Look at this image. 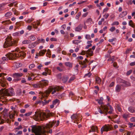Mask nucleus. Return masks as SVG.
Returning <instances> with one entry per match:
<instances>
[{"label": "nucleus", "mask_w": 135, "mask_h": 135, "mask_svg": "<svg viewBox=\"0 0 135 135\" xmlns=\"http://www.w3.org/2000/svg\"><path fill=\"white\" fill-rule=\"evenodd\" d=\"M32 131L34 133L35 135H46L45 133V131H42V128L40 126L35 125L31 126Z\"/></svg>", "instance_id": "nucleus-1"}, {"label": "nucleus", "mask_w": 135, "mask_h": 135, "mask_svg": "<svg viewBox=\"0 0 135 135\" xmlns=\"http://www.w3.org/2000/svg\"><path fill=\"white\" fill-rule=\"evenodd\" d=\"M13 54L12 52L9 53L6 55V57H3L1 60V64H3L5 63V61H7L8 59L9 60H14L15 59L16 55L15 53Z\"/></svg>", "instance_id": "nucleus-2"}, {"label": "nucleus", "mask_w": 135, "mask_h": 135, "mask_svg": "<svg viewBox=\"0 0 135 135\" xmlns=\"http://www.w3.org/2000/svg\"><path fill=\"white\" fill-rule=\"evenodd\" d=\"M16 43V41L12 40L10 37H8L6 39V41L4 43L3 46L5 48L8 47L12 45H15Z\"/></svg>", "instance_id": "nucleus-3"}, {"label": "nucleus", "mask_w": 135, "mask_h": 135, "mask_svg": "<svg viewBox=\"0 0 135 135\" xmlns=\"http://www.w3.org/2000/svg\"><path fill=\"white\" fill-rule=\"evenodd\" d=\"M63 87L62 86L60 87L59 86L56 85L55 86H53L52 87L49 88L48 90H47L46 91L45 93L46 94H49L51 91L54 90L51 93L52 94H53L56 91H59L60 90L63 89Z\"/></svg>", "instance_id": "nucleus-4"}, {"label": "nucleus", "mask_w": 135, "mask_h": 135, "mask_svg": "<svg viewBox=\"0 0 135 135\" xmlns=\"http://www.w3.org/2000/svg\"><path fill=\"white\" fill-rule=\"evenodd\" d=\"M2 93L4 96H12L15 95L13 89L12 88H9L5 90L4 89H2Z\"/></svg>", "instance_id": "nucleus-5"}, {"label": "nucleus", "mask_w": 135, "mask_h": 135, "mask_svg": "<svg viewBox=\"0 0 135 135\" xmlns=\"http://www.w3.org/2000/svg\"><path fill=\"white\" fill-rule=\"evenodd\" d=\"M51 115V113L46 114L45 113L41 114L38 113L34 115L36 118L38 119L40 118L41 119H47Z\"/></svg>", "instance_id": "nucleus-6"}, {"label": "nucleus", "mask_w": 135, "mask_h": 135, "mask_svg": "<svg viewBox=\"0 0 135 135\" xmlns=\"http://www.w3.org/2000/svg\"><path fill=\"white\" fill-rule=\"evenodd\" d=\"M109 103L107 104V106H101V109L100 108H98V111L101 114H105V115L107 114V112L108 110V107H109L108 106Z\"/></svg>", "instance_id": "nucleus-7"}, {"label": "nucleus", "mask_w": 135, "mask_h": 135, "mask_svg": "<svg viewBox=\"0 0 135 135\" xmlns=\"http://www.w3.org/2000/svg\"><path fill=\"white\" fill-rule=\"evenodd\" d=\"M112 128V126L109 124H105L102 126L100 129L102 134H103V132H108L111 130Z\"/></svg>", "instance_id": "nucleus-8"}, {"label": "nucleus", "mask_w": 135, "mask_h": 135, "mask_svg": "<svg viewBox=\"0 0 135 135\" xmlns=\"http://www.w3.org/2000/svg\"><path fill=\"white\" fill-rule=\"evenodd\" d=\"M59 123L60 122L59 120H57V122L53 120L51 122H49V124H46V126L45 127H43V128L44 129L45 128L47 129L49 128L52 127V126L55 124L56 126H57L59 125Z\"/></svg>", "instance_id": "nucleus-9"}, {"label": "nucleus", "mask_w": 135, "mask_h": 135, "mask_svg": "<svg viewBox=\"0 0 135 135\" xmlns=\"http://www.w3.org/2000/svg\"><path fill=\"white\" fill-rule=\"evenodd\" d=\"M13 51V52H12V53H13V54H14L15 53V54L16 55V56L15 57V59L16 58V57L17 56H18L19 57H21L22 58H24L25 57L26 55V53L23 51H20L17 54L16 52L17 51V52H18V49H16L15 50V51Z\"/></svg>", "instance_id": "nucleus-10"}, {"label": "nucleus", "mask_w": 135, "mask_h": 135, "mask_svg": "<svg viewBox=\"0 0 135 135\" xmlns=\"http://www.w3.org/2000/svg\"><path fill=\"white\" fill-rule=\"evenodd\" d=\"M23 75L21 73H15L12 75V76L15 78H16L14 80L15 81H18L20 80V79H18L20 77L22 76Z\"/></svg>", "instance_id": "nucleus-11"}, {"label": "nucleus", "mask_w": 135, "mask_h": 135, "mask_svg": "<svg viewBox=\"0 0 135 135\" xmlns=\"http://www.w3.org/2000/svg\"><path fill=\"white\" fill-rule=\"evenodd\" d=\"M48 82L49 81L48 80L44 79L42 80L40 82L41 88L47 85Z\"/></svg>", "instance_id": "nucleus-12"}, {"label": "nucleus", "mask_w": 135, "mask_h": 135, "mask_svg": "<svg viewBox=\"0 0 135 135\" xmlns=\"http://www.w3.org/2000/svg\"><path fill=\"white\" fill-rule=\"evenodd\" d=\"M72 119L74 120L75 123H76L75 121H76L79 118L78 115L77 114H74L71 116Z\"/></svg>", "instance_id": "nucleus-13"}, {"label": "nucleus", "mask_w": 135, "mask_h": 135, "mask_svg": "<svg viewBox=\"0 0 135 135\" xmlns=\"http://www.w3.org/2000/svg\"><path fill=\"white\" fill-rule=\"evenodd\" d=\"M0 85L3 87L6 86V82L3 79H0Z\"/></svg>", "instance_id": "nucleus-14"}, {"label": "nucleus", "mask_w": 135, "mask_h": 135, "mask_svg": "<svg viewBox=\"0 0 135 135\" xmlns=\"http://www.w3.org/2000/svg\"><path fill=\"white\" fill-rule=\"evenodd\" d=\"M127 14V11H123L119 15V16L121 18H122L126 16Z\"/></svg>", "instance_id": "nucleus-15"}, {"label": "nucleus", "mask_w": 135, "mask_h": 135, "mask_svg": "<svg viewBox=\"0 0 135 135\" xmlns=\"http://www.w3.org/2000/svg\"><path fill=\"white\" fill-rule=\"evenodd\" d=\"M87 54H88L90 56H92L93 55V51L91 49H90L86 51Z\"/></svg>", "instance_id": "nucleus-16"}, {"label": "nucleus", "mask_w": 135, "mask_h": 135, "mask_svg": "<svg viewBox=\"0 0 135 135\" xmlns=\"http://www.w3.org/2000/svg\"><path fill=\"white\" fill-rule=\"evenodd\" d=\"M128 109V111L131 113H133L135 112V108H134L133 107H129Z\"/></svg>", "instance_id": "nucleus-17"}, {"label": "nucleus", "mask_w": 135, "mask_h": 135, "mask_svg": "<svg viewBox=\"0 0 135 135\" xmlns=\"http://www.w3.org/2000/svg\"><path fill=\"white\" fill-rule=\"evenodd\" d=\"M36 37L35 36L33 35H31L30 36H29L28 37V39H29V40L32 41H34L36 40Z\"/></svg>", "instance_id": "nucleus-18"}, {"label": "nucleus", "mask_w": 135, "mask_h": 135, "mask_svg": "<svg viewBox=\"0 0 135 135\" xmlns=\"http://www.w3.org/2000/svg\"><path fill=\"white\" fill-rule=\"evenodd\" d=\"M97 126H92L91 127V130H89V132L90 133L91 132H94L97 130Z\"/></svg>", "instance_id": "nucleus-19"}, {"label": "nucleus", "mask_w": 135, "mask_h": 135, "mask_svg": "<svg viewBox=\"0 0 135 135\" xmlns=\"http://www.w3.org/2000/svg\"><path fill=\"white\" fill-rule=\"evenodd\" d=\"M46 51V50H41L38 53V55L39 56H41L45 54V52Z\"/></svg>", "instance_id": "nucleus-20"}, {"label": "nucleus", "mask_w": 135, "mask_h": 135, "mask_svg": "<svg viewBox=\"0 0 135 135\" xmlns=\"http://www.w3.org/2000/svg\"><path fill=\"white\" fill-rule=\"evenodd\" d=\"M103 98L100 97L99 99H97L96 101L98 102V103L102 105L103 104Z\"/></svg>", "instance_id": "nucleus-21"}, {"label": "nucleus", "mask_w": 135, "mask_h": 135, "mask_svg": "<svg viewBox=\"0 0 135 135\" xmlns=\"http://www.w3.org/2000/svg\"><path fill=\"white\" fill-rule=\"evenodd\" d=\"M31 42L30 40H25L22 42V44H28Z\"/></svg>", "instance_id": "nucleus-22"}, {"label": "nucleus", "mask_w": 135, "mask_h": 135, "mask_svg": "<svg viewBox=\"0 0 135 135\" xmlns=\"http://www.w3.org/2000/svg\"><path fill=\"white\" fill-rule=\"evenodd\" d=\"M121 89V86L120 85H117L115 88V90L117 92H119Z\"/></svg>", "instance_id": "nucleus-23"}, {"label": "nucleus", "mask_w": 135, "mask_h": 135, "mask_svg": "<svg viewBox=\"0 0 135 135\" xmlns=\"http://www.w3.org/2000/svg\"><path fill=\"white\" fill-rule=\"evenodd\" d=\"M129 25L131 26L132 27L134 28V24L133 23V22L132 20H130L129 21V22L128 23Z\"/></svg>", "instance_id": "nucleus-24"}, {"label": "nucleus", "mask_w": 135, "mask_h": 135, "mask_svg": "<svg viewBox=\"0 0 135 135\" xmlns=\"http://www.w3.org/2000/svg\"><path fill=\"white\" fill-rule=\"evenodd\" d=\"M32 86L33 87L35 88H41L40 83L33 84Z\"/></svg>", "instance_id": "nucleus-25"}, {"label": "nucleus", "mask_w": 135, "mask_h": 135, "mask_svg": "<svg viewBox=\"0 0 135 135\" xmlns=\"http://www.w3.org/2000/svg\"><path fill=\"white\" fill-rule=\"evenodd\" d=\"M82 28V27L81 25H79L76 27L75 29V31H80Z\"/></svg>", "instance_id": "nucleus-26"}, {"label": "nucleus", "mask_w": 135, "mask_h": 135, "mask_svg": "<svg viewBox=\"0 0 135 135\" xmlns=\"http://www.w3.org/2000/svg\"><path fill=\"white\" fill-rule=\"evenodd\" d=\"M69 78L67 76H64L62 78V81L64 83H66L67 81Z\"/></svg>", "instance_id": "nucleus-27"}, {"label": "nucleus", "mask_w": 135, "mask_h": 135, "mask_svg": "<svg viewBox=\"0 0 135 135\" xmlns=\"http://www.w3.org/2000/svg\"><path fill=\"white\" fill-rule=\"evenodd\" d=\"M60 103V100L57 99H56L52 101V104L54 105H55L57 103H58L59 104Z\"/></svg>", "instance_id": "nucleus-28"}, {"label": "nucleus", "mask_w": 135, "mask_h": 135, "mask_svg": "<svg viewBox=\"0 0 135 135\" xmlns=\"http://www.w3.org/2000/svg\"><path fill=\"white\" fill-rule=\"evenodd\" d=\"M65 65L67 66L70 67H72V64L69 62H66L65 63Z\"/></svg>", "instance_id": "nucleus-29"}, {"label": "nucleus", "mask_w": 135, "mask_h": 135, "mask_svg": "<svg viewBox=\"0 0 135 135\" xmlns=\"http://www.w3.org/2000/svg\"><path fill=\"white\" fill-rule=\"evenodd\" d=\"M129 114H123L122 116L123 118L125 119H126L127 118H129Z\"/></svg>", "instance_id": "nucleus-30"}, {"label": "nucleus", "mask_w": 135, "mask_h": 135, "mask_svg": "<svg viewBox=\"0 0 135 135\" xmlns=\"http://www.w3.org/2000/svg\"><path fill=\"white\" fill-rule=\"evenodd\" d=\"M37 40L35 41V42H33V44H35V45H37L39 44L40 42V39H38V38H37Z\"/></svg>", "instance_id": "nucleus-31"}, {"label": "nucleus", "mask_w": 135, "mask_h": 135, "mask_svg": "<svg viewBox=\"0 0 135 135\" xmlns=\"http://www.w3.org/2000/svg\"><path fill=\"white\" fill-rule=\"evenodd\" d=\"M37 40L35 41V42H33V44H35V45H37L39 44L40 42V39H38V38H37Z\"/></svg>", "instance_id": "nucleus-32"}, {"label": "nucleus", "mask_w": 135, "mask_h": 135, "mask_svg": "<svg viewBox=\"0 0 135 135\" xmlns=\"http://www.w3.org/2000/svg\"><path fill=\"white\" fill-rule=\"evenodd\" d=\"M95 80L96 83L98 84H99L101 83V80L99 77H97L96 78Z\"/></svg>", "instance_id": "nucleus-33"}, {"label": "nucleus", "mask_w": 135, "mask_h": 135, "mask_svg": "<svg viewBox=\"0 0 135 135\" xmlns=\"http://www.w3.org/2000/svg\"><path fill=\"white\" fill-rule=\"evenodd\" d=\"M123 85L126 86H130L131 84L128 82H124Z\"/></svg>", "instance_id": "nucleus-34"}, {"label": "nucleus", "mask_w": 135, "mask_h": 135, "mask_svg": "<svg viewBox=\"0 0 135 135\" xmlns=\"http://www.w3.org/2000/svg\"><path fill=\"white\" fill-rule=\"evenodd\" d=\"M12 13L11 12H8L6 13L5 15V16L6 17H8L9 16L11 15Z\"/></svg>", "instance_id": "nucleus-35"}, {"label": "nucleus", "mask_w": 135, "mask_h": 135, "mask_svg": "<svg viewBox=\"0 0 135 135\" xmlns=\"http://www.w3.org/2000/svg\"><path fill=\"white\" fill-rule=\"evenodd\" d=\"M10 22V20H7L4 21H3L2 22V23H4L5 24H9V23Z\"/></svg>", "instance_id": "nucleus-36"}, {"label": "nucleus", "mask_w": 135, "mask_h": 135, "mask_svg": "<svg viewBox=\"0 0 135 135\" xmlns=\"http://www.w3.org/2000/svg\"><path fill=\"white\" fill-rule=\"evenodd\" d=\"M51 101V100L49 99L47 101H46L45 100H44V102H42V104L43 105H46L47 103H49Z\"/></svg>", "instance_id": "nucleus-37"}, {"label": "nucleus", "mask_w": 135, "mask_h": 135, "mask_svg": "<svg viewBox=\"0 0 135 135\" xmlns=\"http://www.w3.org/2000/svg\"><path fill=\"white\" fill-rule=\"evenodd\" d=\"M85 38L87 40H90L91 39V37L90 35L89 34L86 35L85 36Z\"/></svg>", "instance_id": "nucleus-38"}, {"label": "nucleus", "mask_w": 135, "mask_h": 135, "mask_svg": "<svg viewBox=\"0 0 135 135\" xmlns=\"http://www.w3.org/2000/svg\"><path fill=\"white\" fill-rule=\"evenodd\" d=\"M81 41H79L78 40H75L73 41V44L76 45H78Z\"/></svg>", "instance_id": "nucleus-39"}, {"label": "nucleus", "mask_w": 135, "mask_h": 135, "mask_svg": "<svg viewBox=\"0 0 135 135\" xmlns=\"http://www.w3.org/2000/svg\"><path fill=\"white\" fill-rule=\"evenodd\" d=\"M119 22L118 21H116L113 22L112 23V24L111 25L113 26L114 25H119Z\"/></svg>", "instance_id": "nucleus-40"}, {"label": "nucleus", "mask_w": 135, "mask_h": 135, "mask_svg": "<svg viewBox=\"0 0 135 135\" xmlns=\"http://www.w3.org/2000/svg\"><path fill=\"white\" fill-rule=\"evenodd\" d=\"M75 79V77L74 76H73L71 77L69 80V82L70 83L72 81L74 80Z\"/></svg>", "instance_id": "nucleus-41"}, {"label": "nucleus", "mask_w": 135, "mask_h": 135, "mask_svg": "<svg viewBox=\"0 0 135 135\" xmlns=\"http://www.w3.org/2000/svg\"><path fill=\"white\" fill-rule=\"evenodd\" d=\"M32 113V112H29L25 114L24 115L26 117L29 116L31 115Z\"/></svg>", "instance_id": "nucleus-42"}, {"label": "nucleus", "mask_w": 135, "mask_h": 135, "mask_svg": "<svg viewBox=\"0 0 135 135\" xmlns=\"http://www.w3.org/2000/svg\"><path fill=\"white\" fill-rule=\"evenodd\" d=\"M33 20L32 18H30L28 19V20H25V21L27 23H30L32 22Z\"/></svg>", "instance_id": "nucleus-43"}, {"label": "nucleus", "mask_w": 135, "mask_h": 135, "mask_svg": "<svg viewBox=\"0 0 135 135\" xmlns=\"http://www.w3.org/2000/svg\"><path fill=\"white\" fill-rule=\"evenodd\" d=\"M81 15V13L80 12H79L76 16V18L77 19H78L79 16Z\"/></svg>", "instance_id": "nucleus-44"}, {"label": "nucleus", "mask_w": 135, "mask_h": 135, "mask_svg": "<svg viewBox=\"0 0 135 135\" xmlns=\"http://www.w3.org/2000/svg\"><path fill=\"white\" fill-rule=\"evenodd\" d=\"M92 21V19L91 18H89L86 21V22L88 23H91V22Z\"/></svg>", "instance_id": "nucleus-45"}, {"label": "nucleus", "mask_w": 135, "mask_h": 135, "mask_svg": "<svg viewBox=\"0 0 135 135\" xmlns=\"http://www.w3.org/2000/svg\"><path fill=\"white\" fill-rule=\"evenodd\" d=\"M17 93L19 95H21L22 93V91L20 89H18L17 91Z\"/></svg>", "instance_id": "nucleus-46"}, {"label": "nucleus", "mask_w": 135, "mask_h": 135, "mask_svg": "<svg viewBox=\"0 0 135 135\" xmlns=\"http://www.w3.org/2000/svg\"><path fill=\"white\" fill-rule=\"evenodd\" d=\"M91 73L90 72H89L88 73L86 74L84 76H88V77H89L91 76Z\"/></svg>", "instance_id": "nucleus-47"}, {"label": "nucleus", "mask_w": 135, "mask_h": 135, "mask_svg": "<svg viewBox=\"0 0 135 135\" xmlns=\"http://www.w3.org/2000/svg\"><path fill=\"white\" fill-rule=\"evenodd\" d=\"M13 35L15 36H18L20 35L19 32H16L13 33Z\"/></svg>", "instance_id": "nucleus-48"}, {"label": "nucleus", "mask_w": 135, "mask_h": 135, "mask_svg": "<svg viewBox=\"0 0 135 135\" xmlns=\"http://www.w3.org/2000/svg\"><path fill=\"white\" fill-rule=\"evenodd\" d=\"M11 109L13 110L14 112L15 113H16L17 112V110L16 109V108L15 107L12 106L11 107Z\"/></svg>", "instance_id": "nucleus-49"}, {"label": "nucleus", "mask_w": 135, "mask_h": 135, "mask_svg": "<svg viewBox=\"0 0 135 135\" xmlns=\"http://www.w3.org/2000/svg\"><path fill=\"white\" fill-rule=\"evenodd\" d=\"M132 69H131L129 70L128 71H127L126 73L127 75H129L132 73Z\"/></svg>", "instance_id": "nucleus-50"}, {"label": "nucleus", "mask_w": 135, "mask_h": 135, "mask_svg": "<svg viewBox=\"0 0 135 135\" xmlns=\"http://www.w3.org/2000/svg\"><path fill=\"white\" fill-rule=\"evenodd\" d=\"M130 120L131 122H135V117H132L130 118Z\"/></svg>", "instance_id": "nucleus-51"}, {"label": "nucleus", "mask_w": 135, "mask_h": 135, "mask_svg": "<svg viewBox=\"0 0 135 135\" xmlns=\"http://www.w3.org/2000/svg\"><path fill=\"white\" fill-rule=\"evenodd\" d=\"M115 30V27H114L112 26L110 28L109 30L112 32H113Z\"/></svg>", "instance_id": "nucleus-52"}, {"label": "nucleus", "mask_w": 135, "mask_h": 135, "mask_svg": "<svg viewBox=\"0 0 135 135\" xmlns=\"http://www.w3.org/2000/svg\"><path fill=\"white\" fill-rule=\"evenodd\" d=\"M109 16V14L108 13H105L104 15V17H105V19H107Z\"/></svg>", "instance_id": "nucleus-53"}, {"label": "nucleus", "mask_w": 135, "mask_h": 135, "mask_svg": "<svg viewBox=\"0 0 135 135\" xmlns=\"http://www.w3.org/2000/svg\"><path fill=\"white\" fill-rule=\"evenodd\" d=\"M15 115V114H11L9 115V118L11 119H12L13 117H14V116Z\"/></svg>", "instance_id": "nucleus-54"}, {"label": "nucleus", "mask_w": 135, "mask_h": 135, "mask_svg": "<svg viewBox=\"0 0 135 135\" xmlns=\"http://www.w3.org/2000/svg\"><path fill=\"white\" fill-rule=\"evenodd\" d=\"M57 77L58 78L61 79V73H60L57 75Z\"/></svg>", "instance_id": "nucleus-55"}, {"label": "nucleus", "mask_w": 135, "mask_h": 135, "mask_svg": "<svg viewBox=\"0 0 135 135\" xmlns=\"http://www.w3.org/2000/svg\"><path fill=\"white\" fill-rule=\"evenodd\" d=\"M35 66V65L33 64H32L30 65L29 66V68L30 69H32Z\"/></svg>", "instance_id": "nucleus-56"}, {"label": "nucleus", "mask_w": 135, "mask_h": 135, "mask_svg": "<svg viewBox=\"0 0 135 135\" xmlns=\"http://www.w3.org/2000/svg\"><path fill=\"white\" fill-rule=\"evenodd\" d=\"M20 111L21 113H24L26 112V110L24 109H21Z\"/></svg>", "instance_id": "nucleus-57"}, {"label": "nucleus", "mask_w": 135, "mask_h": 135, "mask_svg": "<svg viewBox=\"0 0 135 135\" xmlns=\"http://www.w3.org/2000/svg\"><path fill=\"white\" fill-rule=\"evenodd\" d=\"M85 54H87L86 51H82L80 54L81 55H84Z\"/></svg>", "instance_id": "nucleus-58"}, {"label": "nucleus", "mask_w": 135, "mask_h": 135, "mask_svg": "<svg viewBox=\"0 0 135 135\" xmlns=\"http://www.w3.org/2000/svg\"><path fill=\"white\" fill-rule=\"evenodd\" d=\"M114 122L115 123L117 124H120V121L119 120H115L114 121Z\"/></svg>", "instance_id": "nucleus-59"}, {"label": "nucleus", "mask_w": 135, "mask_h": 135, "mask_svg": "<svg viewBox=\"0 0 135 135\" xmlns=\"http://www.w3.org/2000/svg\"><path fill=\"white\" fill-rule=\"evenodd\" d=\"M86 63V62L85 61H80L79 62V64L80 65H83L84 64Z\"/></svg>", "instance_id": "nucleus-60"}, {"label": "nucleus", "mask_w": 135, "mask_h": 135, "mask_svg": "<svg viewBox=\"0 0 135 135\" xmlns=\"http://www.w3.org/2000/svg\"><path fill=\"white\" fill-rule=\"evenodd\" d=\"M50 40L51 41H56L57 40V39L55 38H50Z\"/></svg>", "instance_id": "nucleus-61"}, {"label": "nucleus", "mask_w": 135, "mask_h": 135, "mask_svg": "<svg viewBox=\"0 0 135 135\" xmlns=\"http://www.w3.org/2000/svg\"><path fill=\"white\" fill-rule=\"evenodd\" d=\"M22 126H21L20 125V126H18V127L16 128H15V129L19 130L20 129H22Z\"/></svg>", "instance_id": "nucleus-62"}, {"label": "nucleus", "mask_w": 135, "mask_h": 135, "mask_svg": "<svg viewBox=\"0 0 135 135\" xmlns=\"http://www.w3.org/2000/svg\"><path fill=\"white\" fill-rule=\"evenodd\" d=\"M22 131H19L16 134V135H21L22 134Z\"/></svg>", "instance_id": "nucleus-63"}, {"label": "nucleus", "mask_w": 135, "mask_h": 135, "mask_svg": "<svg viewBox=\"0 0 135 135\" xmlns=\"http://www.w3.org/2000/svg\"><path fill=\"white\" fill-rule=\"evenodd\" d=\"M129 65L131 66H133L135 65V61L132 62L130 63Z\"/></svg>", "instance_id": "nucleus-64"}]
</instances>
